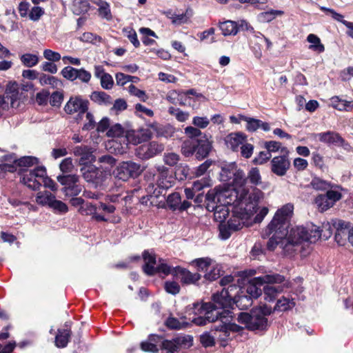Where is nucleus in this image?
<instances>
[{
    "mask_svg": "<svg viewBox=\"0 0 353 353\" xmlns=\"http://www.w3.org/2000/svg\"><path fill=\"white\" fill-rule=\"evenodd\" d=\"M235 285H229L220 293L214 294L212 296L213 303H205L201 305L194 304V308L199 311V316L194 318L192 322L199 326L207 323L216 321L220 322L219 325H214L212 330L219 331L221 334L219 337L225 340L230 336V332H240L243 327L236 323H230L232 320L231 312L229 308L234 304L240 310H247L252 305V299L248 294H241L233 299L229 290L236 288Z\"/></svg>",
    "mask_w": 353,
    "mask_h": 353,
    "instance_id": "obj_1",
    "label": "nucleus"
},
{
    "mask_svg": "<svg viewBox=\"0 0 353 353\" xmlns=\"http://www.w3.org/2000/svg\"><path fill=\"white\" fill-rule=\"evenodd\" d=\"M294 205L287 203L278 209L271 222L263 231L262 236L266 238L272 234L267 247L274 250L277 245L285 254L290 255L305 241L315 242L320 236L319 228L312 226L307 229L303 226H295L288 231L290 221L293 215Z\"/></svg>",
    "mask_w": 353,
    "mask_h": 353,
    "instance_id": "obj_2",
    "label": "nucleus"
},
{
    "mask_svg": "<svg viewBox=\"0 0 353 353\" xmlns=\"http://www.w3.org/2000/svg\"><path fill=\"white\" fill-rule=\"evenodd\" d=\"M235 203V207L232 208V216L227 224L220 225L219 236L221 239H228L232 232L248 225L249 219L256 212L259 202L264 199V193L261 190L254 188L250 194Z\"/></svg>",
    "mask_w": 353,
    "mask_h": 353,
    "instance_id": "obj_3",
    "label": "nucleus"
},
{
    "mask_svg": "<svg viewBox=\"0 0 353 353\" xmlns=\"http://www.w3.org/2000/svg\"><path fill=\"white\" fill-rule=\"evenodd\" d=\"M245 196L243 193H236L229 189L216 188L206 194V209L213 212L214 219L221 223L229 214L228 205L234 208L235 203L244 199Z\"/></svg>",
    "mask_w": 353,
    "mask_h": 353,
    "instance_id": "obj_4",
    "label": "nucleus"
},
{
    "mask_svg": "<svg viewBox=\"0 0 353 353\" xmlns=\"http://www.w3.org/2000/svg\"><path fill=\"white\" fill-rule=\"evenodd\" d=\"M220 179L224 182L230 180L232 188H225L236 193H243V195L250 194L249 189L246 187L245 174L242 170L237 169L235 163L225 164L221 167Z\"/></svg>",
    "mask_w": 353,
    "mask_h": 353,
    "instance_id": "obj_5",
    "label": "nucleus"
},
{
    "mask_svg": "<svg viewBox=\"0 0 353 353\" xmlns=\"http://www.w3.org/2000/svg\"><path fill=\"white\" fill-rule=\"evenodd\" d=\"M143 259L145 262L143 270L147 275L152 276L156 273H162L165 276L169 274L176 276L174 271V268L168 265L165 260L163 259H159L157 263L155 254L152 252L148 250L144 251Z\"/></svg>",
    "mask_w": 353,
    "mask_h": 353,
    "instance_id": "obj_6",
    "label": "nucleus"
},
{
    "mask_svg": "<svg viewBox=\"0 0 353 353\" xmlns=\"http://www.w3.org/2000/svg\"><path fill=\"white\" fill-rule=\"evenodd\" d=\"M284 281V276L279 274H266L251 279L247 285L246 292L248 295L251 296L252 299H257L262 294L261 285L264 284L282 283Z\"/></svg>",
    "mask_w": 353,
    "mask_h": 353,
    "instance_id": "obj_7",
    "label": "nucleus"
},
{
    "mask_svg": "<svg viewBox=\"0 0 353 353\" xmlns=\"http://www.w3.org/2000/svg\"><path fill=\"white\" fill-rule=\"evenodd\" d=\"M238 322L245 325L250 330H264L268 326V319L260 314L258 311L252 310L251 313L241 312L238 318Z\"/></svg>",
    "mask_w": 353,
    "mask_h": 353,
    "instance_id": "obj_8",
    "label": "nucleus"
},
{
    "mask_svg": "<svg viewBox=\"0 0 353 353\" xmlns=\"http://www.w3.org/2000/svg\"><path fill=\"white\" fill-rule=\"evenodd\" d=\"M46 174L43 166H38L33 170H22L20 172L21 181L29 188L36 190L40 188V180Z\"/></svg>",
    "mask_w": 353,
    "mask_h": 353,
    "instance_id": "obj_9",
    "label": "nucleus"
},
{
    "mask_svg": "<svg viewBox=\"0 0 353 353\" xmlns=\"http://www.w3.org/2000/svg\"><path fill=\"white\" fill-rule=\"evenodd\" d=\"M57 179L64 186L62 191L67 196H77L82 190L81 185L78 184L79 176L76 174L59 175Z\"/></svg>",
    "mask_w": 353,
    "mask_h": 353,
    "instance_id": "obj_10",
    "label": "nucleus"
},
{
    "mask_svg": "<svg viewBox=\"0 0 353 353\" xmlns=\"http://www.w3.org/2000/svg\"><path fill=\"white\" fill-rule=\"evenodd\" d=\"M109 171V167L104 168V170L94 165H88L81 168L84 179L88 182L94 183L96 186L104 181Z\"/></svg>",
    "mask_w": 353,
    "mask_h": 353,
    "instance_id": "obj_11",
    "label": "nucleus"
},
{
    "mask_svg": "<svg viewBox=\"0 0 353 353\" xmlns=\"http://www.w3.org/2000/svg\"><path fill=\"white\" fill-rule=\"evenodd\" d=\"M164 145L156 141L143 144L137 149V155L142 159H149L162 152Z\"/></svg>",
    "mask_w": 353,
    "mask_h": 353,
    "instance_id": "obj_12",
    "label": "nucleus"
},
{
    "mask_svg": "<svg viewBox=\"0 0 353 353\" xmlns=\"http://www.w3.org/2000/svg\"><path fill=\"white\" fill-rule=\"evenodd\" d=\"M312 137L314 140H318L328 145H334L343 146L345 143V140L341 137V135L334 131L314 133L312 134Z\"/></svg>",
    "mask_w": 353,
    "mask_h": 353,
    "instance_id": "obj_13",
    "label": "nucleus"
},
{
    "mask_svg": "<svg viewBox=\"0 0 353 353\" xmlns=\"http://www.w3.org/2000/svg\"><path fill=\"white\" fill-rule=\"evenodd\" d=\"M22 95L23 92H20L17 84L12 83L8 85L3 97H5L6 101H8L9 108L17 109L23 101Z\"/></svg>",
    "mask_w": 353,
    "mask_h": 353,
    "instance_id": "obj_14",
    "label": "nucleus"
},
{
    "mask_svg": "<svg viewBox=\"0 0 353 353\" xmlns=\"http://www.w3.org/2000/svg\"><path fill=\"white\" fill-rule=\"evenodd\" d=\"M290 166L288 156L274 157L271 161V171L277 176H284Z\"/></svg>",
    "mask_w": 353,
    "mask_h": 353,
    "instance_id": "obj_15",
    "label": "nucleus"
},
{
    "mask_svg": "<svg viewBox=\"0 0 353 353\" xmlns=\"http://www.w3.org/2000/svg\"><path fill=\"white\" fill-rule=\"evenodd\" d=\"M88 101L83 100L79 97H71L65 105L64 110L66 113L70 114H83L88 110Z\"/></svg>",
    "mask_w": 353,
    "mask_h": 353,
    "instance_id": "obj_16",
    "label": "nucleus"
},
{
    "mask_svg": "<svg viewBox=\"0 0 353 353\" xmlns=\"http://www.w3.org/2000/svg\"><path fill=\"white\" fill-rule=\"evenodd\" d=\"M333 228L336 230L335 240L339 245H343L346 239H349L350 230L347 223L342 220H332Z\"/></svg>",
    "mask_w": 353,
    "mask_h": 353,
    "instance_id": "obj_17",
    "label": "nucleus"
},
{
    "mask_svg": "<svg viewBox=\"0 0 353 353\" xmlns=\"http://www.w3.org/2000/svg\"><path fill=\"white\" fill-rule=\"evenodd\" d=\"M210 135H203V137L196 139V155L198 159H203L206 157L212 148V141L210 140Z\"/></svg>",
    "mask_w": 353,
    "mask_h": 353,
    "instance_id": "obj_18",
    "label": "nucleus"
},
{
    "mask_svg": "<svg viewBox=\"0 0 353 353\" xmlns=\"http://www.w3.org/2000/svg\"><path fill=\"white\" fill-rule=\"evenodd\" d=\"M174 273L176 276H180L181 282L185 285L196 284L201 278L199 273H192L188 270L176 266L174 268Z\"/></svg>",
    "mask_w": 353,
    "mask_h": 353,
    "instance_id": "obj_19",
    "label": "nucleus"
},
{
    "mask_svg": "<svg viewBox=\"0 0 353 353\" xmlns=\"http://www.w3.org/2000/svg\"><path fill=\"white\" fill-rule=\"evenodd\" d=\"M152 137V132L149 129H141L137 131H130L126 134V138L130 143L137 145L146 141Z\"/></svg>",
    "mask_w": 353,
    "mask_h": 353,
    "instance_id": "obj_20",
    "label": "nucleus"
},
{
    "mask_svg": "<svg viewBox=\"0 0 353 353\" xmlns=\"http://www.w3.org/2000/svg\"><path fill=\"white\" fill-rule=\"evenodd\" d=\"M193 12L191 9L188 8L184 13L176 14L171 11L166 12V17L170 19L172 23L175 26H181L182 24L188 23L190 19L192 17Z\"/></svg>",
    "mask_w": 353,
    "mask_h": 353,
    "instance_id": "obj_21",
    "label": "nucleus"
},
{
    "mask_svg": "<svg viewBox=\"0 0 353 353\" xmlns=\"http://www.w3.org/2000/svg\"><path fill=\"white\" fill-rule=\"evenodd\" d=\"M0 162V170L6 173L14 172L17 170V158L14 154H7L1 157Z\"/></svg>",
    "mask_w": 353,
    "mask_h": 353,
    "instance_id": "obj_22",
    "label": "nucleus"
},
{
    "mask_svg": "<svg viewBox=\"0 0 353 353\" xmlns=\"http://www.w3.org/2000/svg\"><path fill=\"white\" fill-rule=\"evenodd\" d=\"M245 179L246 183L249 182L252 185V190L251 191L249 190L250 192H251L254 188L258 189V188H256L257 186H261V188H264L262 177L258 168H252L248 171L247 176L245 175ZM259 190L260 189L259 188Z\"/></svg>",
    "mask_w": 353,
    "mask_h": 353,
    "instance_id": "obj_23",
    "label": "nucleus"
},
{
    "mask_svg": "<svg viewBox=\"0 0 353 353\" xmlns=\"http://www.w3.org/2000/svg\"><path fill=\"white\" fill-rule=\"evenodd\" d=\"M97 207L91 203H84L79 210L82 215L92 216V218L97 221H107L105 216L97 214Z\"/></svg>",
    "mask_w": 353,
    "mask_h": 353,
    "instance_id": "obj_24",
    "label": "nucleus"
},
{
    "mask_svg": "<svg viewBox=\"0 0 353 353\" xmlns=\"http://www.w3.org/2000/svg\"><path fill=\"white\" fill-rule=\"evenodd\" d=\"M157 170L159 173L157 179L158 185L163 189H168L172 186V177L168 176V170L164 166H159Z\"/></svg>",
    "mask_w": 353,
    "mask_h": 353,
    "instance_id": "obj_25",
    "label": "nucleus"
},
{
    "mask_svg": "<svg viewBox=\"0 0 353 353\" xmlns=\"http://www.w3.org/2000/svg\"><path fill=\"white\" fill-rule=\"evenodd\" d=\"M219 28L224 36H234L239 32L236 22L230 20L220 23Z\"/></svg>",
    "mask_w": 353,
    "mask_h": 353,
    "instance_id": "obj_26",
    "label": "nucleus"
},
{
    "mask_svg": "<svg viewBox=\"0 0 353 353\" xmlns=\"http://www.w3.org/2000/svg\"><path fill=\"white\" fill-rule=\"evenodd\" d=\"M332 107L340 111H350L353 108V101H346L334 96L330 99Z\"/></svg>",
    "mask_w": 353,
    "mask_h": 353,
    "instance_id": "obj_27",
    "label": "nucleus"
},
{
    "mask_svg": "<svg viewBox=\"0 0 353 353\" xmlns=\"http://www.w3.org/2000/svg\"><path fill=\"white\" fill-rule=\"evenodd\" d=\"M71 336L70 329L59 330L55 337V345L57 347L63 348L66 347Z\"/></svg>",
    "mask_w": 353,
    "mask_h": 353,
    "instance_id": "obj_28",
    "label": "nucleus"
},
{
    "mask_svg": "<svg viewBox=\"0 0 353 353\" xmlns=\"http://www.w3.org/2000/svg\"><path fill=\"white\" fill-rule=\"evenodd\" d=\"M245 140V137L242 133H231L226 138V143L228 147L235 150Z\"/></svg>",
    "mask_w": 353,
    "mask_h": 353,
    "instance_id": "obj_29",
    "label": "nucleus"
},
{
    "mask_svg": "<svg viewBox=\"0 0 353 353\" xmlns=\"http://www.w3.org/2000/svg\"><path fill=\"white\" fill-rule=\"evenodd\" d=\"M307 41L310 43L308 48L317 53L325 51V46L321 43L320 38L314 34H310L307 37Z\"/></svg>",
    "mask_w": 353,
    "mask_h": 353,
    "instance_id": "obj_30",
    "label": "nucleus"
},
{
    "mask_svg": "<svg viewBox=\"0 0 353 353\" xmlns=\"http://www.w3.org/2000/svg\"><path fill=\"white\" fill-rule=\"evenodd\" d=\"M91 100L99 104L108 105L112 103V98L107 93L101 91L93 92L90 96Z\"/></svg>",
    "mask_w": 353,
    "mask_h": 353,
    "instance_id": "obj_31",
    "label": "nucleus"
},
{
    "mask_svg": "<svg viewBox=\"0 0 353 353\" xmlns=\"http://www.w3.org/2000/svg\"><path fill=\"white\" fill-rule=\"evenodd\" d=\"M283 290L281 286L275 287L267 284L263 287L265 299L268 301H274L276 296L283 292Z\"/></svg>",
    "mask_w": 353,
    "mask_h": 353,
    "instance_id": "obj_32",
    "label": "nucleus"
},
{
    "mask_svg": "<svg viewBox=\"0 0 353 353\" xmlns=\"http://www.w3.org/2000/svg\"><path fill=\"white\" fill-rule=\"evenodd\" d=\"M294 306L295 302L293 299L283 296L277 301L274 310L285 312L288 310H291Z\"/></svg>",
    "mask_w": 353,
    "mask_h": 353,
    "instance_id": "obj_33",
    "label": "nucleus"
},
{
    "mask_svg": "<svg viewBox=\"0 0 353 353\" xmlns=\"http://www.w3.org/2000/svg\"><path fill=\"white\" fill-rule=\"evenodd\" d=\"M315 204L320 212H324L333 207L325 194H319L314 199Z\"/></svg>",
    "mask_w": 353,
    "mask_h": 353,
    "instance_id": "obj_34",
    "label": "nucleus"
},
{
    "mask_svg": "<svg viewBox=\"0 0 353 353\" xmlns=\"http://www.w3.org/2000/svg\"><path fill=\"white\" fill-rule=\"evenodd\" d=\"M196 151V139H186L181 145V152L185 157H190Z\"/></svg>",
    "mask_w": 353,
    "mask_h": 353,
    "instance_id": "obj_35",
    "label": "nucleus"
},
{
    "mask_svg": "<svg viewBox=\"0 0 353 353\" xmlns=\"http://www.w3.org/2000/svg\"><path fill=\"white\" fill-rule=\"evenodd\" d=\"M21 63L27 68H32L37 65L39 58L37 54L26 53L20 56Z\"/></svg>",
    "mask_w": 353,
    "mask_h": 353,
    "instance_id": "obj_36",
    "label": "nucleus"
},
{
    "mask_svg": "<svg viewBox=\"0 0 353 353\" xmlns=\"http://www.w3.org/2000/svg\"><path fill=\"white\" fill-rule=\"evenodd\" d=\"M39 83L41 85H50L52 88L61 86V81L54 76L42 74L39 77Z\"/></svg>",
    "mask_w": 353,
    "mask_h": 353,
    "instance_id": "obj_37",
    "label": "nucleus"
},
{
    "mask_svg": "<svg viewBox=\"0 0 353 353\" xmlns=\"http://www.w3.org/2000/svg\"><path fill=\"white\" fill-rule=\"evenodd\" d=\"M334 190H327L325 194L328 197V199L334 205L337 201L341 199L342 194L341 191L343 188L341 185H334Z\"/></svg>",
    "mask_w": 353,
    "mask_h": 353,
    "instance_id": "obj_38",
    "label": "nucleus"
},
{
    "mask_svg": "<svg viewBox=\"0 0 353 353\" xmlns=\"http://www.w3.org/2000/svg\"><path fill=\"white\" fill-rule=\"evenodd\" d=\"M181 341L179 338L173 341H163L162 343L161 353H175L179 349L178 345Z\"/></svg>",
    "mask_w": 353,
    "mask_h": 353,
    "instance_id": "obj_39",
    "label": "nucleus"
},
{
    "mask_svg": "<svg viewBox=\"0 0 353 353\" xmlns=\"http://www.w3.org/2000/svg\"><path fill=\"white\" fill-rule=\"evenodd\" d=\"M212 260L209 257L199 258L191 261L190 264L194 265L199 271H207L211 265Z\"/></svg>",
    "mask_w": 353,
    "mask_h": 353,
    "instance_id": "obj_40",
    "label": "nucleus"
},
{
    "mask_svg": "<svg viewBox=\"0 0 353 353\" xmlns=\"http://www.w3.org/2000/svg\"><path fill=\"white\" fill-rule=\"evenodd\" d=\"M90 4L88 0H74L72 4L73 12L79 15L81 13L86 12L88 11Z\"/></svg>",
    "mask_w": 353,
    "mask_h": 353,
    "instance_id": "obj_41",
    "label": "nucleus"
},
{
    "mask_svg": "<svg viewBox=\"0 0 353 353\" xmlns=\"http://www.w3.org/2000/svg\"><path fill=\"white\" fill-rule=\"evenodd\" d=\"M117 84L119 85H124L128 82L138 83L140 79L138 77L125 74L123 72H118L115 75Z\"/></svg>",
    "mask_w": 353,
    "mask_h": 353,
    "instance_id": "obj_42",
    "label": "nucleus"
},
{
    "mask_svg": "<svg viewBox=\"0 0 353 353\" xmlns=\"http://www.w3.org/2000/svg\"><path fill=\"white\" fill-rule=\"evenodd\" d=\"M54 197V196L49 192H40L36 196V201L39 205L50 207Z\"/></svg>",
    "mask_w": 353,
    "mask_h": 353,
    "instance_id": "obj_43",
    "label": "nucleus"
},
{
    "mask_svg": "<svg viewBox=\"0 0 353 353\" xmlns=\"http://www.w3.org/2000/svg\"><path fill=\"white\" fill-rule=\"evenodd\" d=\"M181 196L178 192H173L168 196L166 202L169 208L173 211L178 210L181 204Z\"/></svg>",
    "mask_w": 353,
    "mask_h": 353,
    "instance_id": "obj_44",
    "label": "nucleus"
},
{
    "mask_svg": "<svg viewBox=\"0 0 353 353\" xmlns=\"http://www.w3.org/2000/svg\"><path fill=\"white\" fill-rule=\"evenodd\" d=\"M283 14V11L271 10L270 11L263 12L259 14V19L263 23H268L272 21L278 15Z\"/></svg>",
    "mask_w": 353,
    "mask_h": 353,
    "instance_id": "obj_45",
    "label": "nucleus"
},
{
    "mask_svg": "<svg viewBox=\"0 0 353 353\" xmlns=\"http://www.w3.org/2000/svg\"><path fill=\"white\" fill-rule=\"evenodd\" d=\"M168 112L170 114L174 116L179 122H185L190 117L189 112L183 111L179 108H175L174 107H170L168 108Z\"/></svg>",
    "mask_w": 353,
    "mask_h": 353,
    "instance_id": "obj_46",
    "label": "nucleus"
},
{
    "mask_svg": "<svg viewBox=\"0 0 353 353\" xmlns=\"http://www.w3.org/2000/svg\"><path fill=\"white\" fill-rule=\"evenodd\" d=\"M311 186L316 190H327L329 188L332 189L334 185L320 178H314L310 183Z\"/></svg>",
    "mask_w": 353,
    "mask_h": 353,
    "instance_id": "obj_47",
    "label": "nucleus"
},
{
    "mask_svg": "<svg viewBox=\"0 0 353 353\" xmlns=\"http://www.w3.org/2000/svg\"><path fill=\"white\" fill-rule=\"evenodd\" d=\"M115 176L122 181H126L131 176L125 162L121 163L115 171Z\"/></svg>",
    "mask_w": 353,
    "mask_h": 353,
    "instance_id": "obj_48",
    "label": "nucleus"
},
{
    "mask_svg": "<svg viewBox=\"0 0 353 353\" xmlns=\"http://www.w3.org/2000/svg\"><path fill=\"white\" fill-rule=\"evenodd\" d=\"M185 134L189 137L188 139H194V138H201L205 133H203L200 128L193 126H188L184 129Z\"/></svg>",
    "mask_w": 353,
    "mask_h": 353,
    "instance_id": "obj_49",
    "label": "nucleus"
},
{
    "mask_svg": "<svg viewBox=\"0 0 353 353\" xmlns=\"http://www.w3.org/2000/svg\"><path fill=\"white\" fill-rule=\"evenodd\" d=\"M38 159L32 157L26 156L17 159V165L19 167H30L38 163Z\"/></svg>",
    "mask_w": 353,
    "mask_h": 353,
    "instance_id": "obj_50",
    "label": "nucleus"
},
{
    "mask_svg": "<svg viewBox=\"0 0 353 353\" xmlns=\"http://www.w3.org/2000/svg\"><path fill=\"white\" fill-rule=\"evenodd\" d=\"M77 69L72 66H65L61 71V75L66 79L74 81L77 80Z\"/></svg>",
    "mask_w": 353,
    "mask_h": 353,
    "instance_id": "obj_51",
    "label": "nucleus"
},
{
    "mask_svg": "<svg viewBox=\"0 0 353 353\" xmlns=\"http://www.w3.org/2000/svg\"><path fill=\"white\" fill-rule=\"evenodd\" d=\"M211 185V179L210 177H203L201 179L196 180L193 182L192 188L196 192H199L204 188Z\"/></svg>",
    "mask_w": 353,
    "mask_h": 353,
    "instance_id": "obj_52",
    "label": "nucleus"
},
{
    "mask_svg": "<svg viewBox=\"0 0 353 353\" xmlns=\"http://www.w3.org/2000/svg\"><path fill=\"white\" fill-rule=\"evenodd\" d=\"M44 9L39 6H34L30 10L28 17L31 21H37L44 14Z\"/></svg>",
    "mask_w": 353,
    "mask_h": 353,
    "instance_id": "obj_53",
    "label": "nucleus"
},
{
    "mask_svg": "<svg viewBox=\"0 0 353 353\" xmlns=\"http://www.w3.org/2000/svg\"><path fill=\"white\" fill-rule=\"evenodd\" d=\"M164 288L166 292L172 295H176L180 292L179 284L174 281H168L165 282Z\"/></svg>",
    "mask_w": 353,
    "mask_h": 353,
    "instance_id": "obj_54",
    "label": "nucleus"
},
{
    "mask_svg": "<svg viewBox=\"0 0 353 353\" xmlns=\"http://www.w3.org/2000/svg\"><path fill=\"white\" fill-rule=\"evenodd\" d=\"M50 208L59 213H65L68 210L67 205L65 203L62 202L61 201L57 200L55 196L52 199Z\"/></svg>",
    "mask_w": 353,
    "mask_h": 353,
    "instance_id": "obj_55",
    "label": "nucleus"
},
{
    "mask_svg": "<svg viewBox=\"0 0 353 353\" xmlns=\"http://www.w3.org/2000/svg\"><path fill=\"white\" fill-rule=\"evenodd\" d=\"M243 121L247 122L246 129L250 132H254L260 128V120L248 117H241Z\"/></svg>",
    "mask_w": 353,
    "mask_h": 353,
    "instance_id": "obj_56",
    "label": "nucleus"
},
{
    "mask_svg": "<svg viewBox=\"0 0 353 353\" xmlns=\"http://www.w3.org/2000/svg\"><path fill=\"white\" fill-rule=\"evenodd\" d=\"M128 92L131 95L138 97L142 101H146L148 97L146 95L145 91L139 90L133 84L128 86Z\"/></svg>",
    "mask_w": 353,
    "mask_h": 353,
    "instance_id": "obj_57",
    "label": "nucleus"
},
{
    "mask_svg": "<svg viewBox=\"0 0 353 353\" xmlns=\"http://www.w3.org/2000/svg\"><path fill=\"white\" fill-rule=\"evenodd\" d=\"M124 133L123 128L120 124L112 125L107 131V136L109 137H120Z\"/></svg>",
    "mask_w": 353,
    "mask_h": 353,
    "instance_id": "obj_58",
    "label": "nucleus"
},
{
    "mask_svg": "<svg viewBox=\"0 0 353 353\" xmlns=\"http://www.w3.org/2000/svg\"><path fill=\"white\" fill-rule=\"evenodd\" d=\"M192 123L194 126L204 129L210 124V119L207 117L196 116L192 118Z\"/></svg>",
    "mask_w": 353,
    "mask_h": 353,
    "instance_id": "obj_59",
    "label": "nucleus"
},
{
    "mask_svg": "<svg viewBox=\"0 0 353 353\" xmlns=\"http://www.w3.org/2000/svg\"><path fill=\"white\" fill-rule=\"evenodd\" d=\"M125 164L132 177H136L141 173L142 169L139 164L132 161H126Z\"/></svg>",
    "mask_w": 353,
    "mask_h": 353,
    "instance_id": "obj_60",
    "label": "nucleus"
},
{
    "mask_svg": "<svg viewBox=\"0 0 353 353\" xmlns=\"http://www.w3.org/2000/svg\"><path fill=\"white\" fill-rule=\"evenodd\" d=\"M272 157L270 152L262 151L253 159V163L256 165H262L267 162Z\"/></svg>",
    "mask_w": 353,
    "mask_h": 353,
    "instance_id": "obj_61",
    "label": "nucleus"
},
{
    "mask_svg": "<svg viewBox=\"0 0 353 353\" xmlns=\"http://www.w3.org/2000/svg\"><path fill=\"white\" fill-rule=\"evenodd\" d=\"M99 15L105 18L108 20H110L112 19V14L110 9V5L105 1L102 5L99 7Z\"/></svg>",
    "mask_w": 353,
    "mask_h": 353,
    "instance_id": "obj_62",
    "label": "nucleus"
},
{
    "mask_svg": "<svg viewBox=\"0 0 353 353\" xmlns=\"http://www.w3.org/2000/svg\"><path fill=\"white\" fill-rule=\"evenodd\" d=\"M329 14L332 16V17L335 19L336 21H338L339 22H341L343 24H344L347 28L350 30H353V23L347 21L343 19V16L339 13H337L334 10H329Z\"/></svg>",
    "mask_w": 353,
    "mask_h": 353,
    "instance_id": "obj_63",
    "label": "nucleus"
},
{
    "mask_svg": "<svg viewBox=\"0 0 353 353\" xmlns=\"http://www.w3.org/2000/svg\"><path fill=\"white\" fill-rule=\"evenodd\" d=\"M100 82L101 87L105 90L111 89L114 85L113 78L108 73L103 74V77H101Z\"/></svg>",
    "mask_w": 353,
    "mask_h": 353,
    "instance_id": "obj_64",
    "label": "nucleus"
}]
</instances>
